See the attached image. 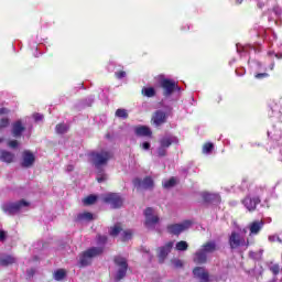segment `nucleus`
Returning a JSON list of instances; mask_svg holds the SVG:
<instances>
[{
  "label": "nucleus",
  "mask_w": 282,
  "mask_h": 282,
  "mask_svg": "<svg viewBox=\"0 0 282 282\" xmlns=\"http://www.w3.org/2000/svg\"><path fill=\"white\" fill-rule=\"evenodd\" d=\"M89 161L96 166L97 169H100L101 166H107L109 163V160L113 158V154H111V151L109 150H97L91 152L89 155Z\"/></svg>",
  "instance_id": "obj_1"
},
{
  "label": "nucleus",
  "mask_w": 282,
  "mask_h": 282,
  "mask_svg": "<svg viewBox=\"0 0 282 282\" xmlns=\"http://www.w3.org/2000/svg\"><path fill=\"white\" fill-rule=\"evenodd\" d=\"M215 250H217V245L213 241L203 245L194 254V263H197L198 265L206 263L208 261V254H212Z\"/></svg>",
  "instance_id": "obj_2"
},
{
  "label": "nucleus",
  "mask_w": 282,
  "mask_h": 282,
  "mask_svg": "<svg viewBox=\"0 0 282 282\" xmlns=\"http://www.w3.org/2000/svg\"><path fill=\"white\" fill-rule=\"evenodd\" d=\"M28 206H30V204H28L25 200L4 203L2 205V210L7 215H17V213H21V210H23V208H28Z\"/></svg>",
  "instance_id": "obj_3"
},
{
  "label": "nucleus",
  "mask_w": 282,
  "mask_h": 282,
  "mask_svg": "<svg viewBox=\"0 0 282 282\" xmlns=\"http://www.w3.org/2000/svg\"><path fill=\"white\" fill-rule=\"evenodd\" d=\"M101 252L102 248L100 247H94L88 249L82 254L79 259L80 265H89V263H91V259H94V257H98V254H101Z\"/></svg>",
  "instance_id": "obj_4"
},
{
  "label": "nucleus",
  "mask_w": 282,
  "mask_h": 282,
  "mask_svg": "<svg viewBox=\"0 0 282 282\" xmlns=\"http://www.w3.org/2000/svg\"><path fill=\"white\" fill-rule=\"evenodd\" d=\"M144 216H145V227L149 230H153V228H155V225L160 224V217L158 216V214H155V209L151 207L147 208L144 212Z\"/></svg>",
  "instance_id": "obj_5"
},
{
  "label": "nucleus",
  "mask_w": 282,
  "mask_h": 282,
  "mask_svg": "<svg viewBox=\"0 0 282 282\" xmlns=\"http://www.w3.org/2000/svg\"><path fill=\"white\" fill-rule=\"evenodd\" d=\"M248 241L241 237V234H238L237 231L231 232L229 237V246L232 250L237 248H241L245 246V248H248Z\"/></svg>",
  "instance_id": "obj_6"
},
{
  "label": "nucleus",
  "mask_w": 282,
  "mask_h": 282,
  "mask_svg": "<svg viewBox=\"0 0 282 282\" xmlns=\"http://www.w3.org/2000/svg\"><path fill=\"white\" fill-rule=\"evenodd\" d=\"M115 263L117 268L116 279L117 281H120L127 275V269L129 268V265L127 264V259L120 257H117L115 259Z\"/></svg>",
  "instance_id": "obj_7"
},
{
  "label": "nucleus",
  "mask_w": 282,
  "mask_h": 282,
  "mask_svg": "<svg viewBox=\"0 0 282 282\" xmlns=\"http://www.w3.org/2000/svg\"><path fill=\"white\" fill-rule=\"evenodd\" d=\"M133 184L138 191H151L155 186L151 176H147L143 180L134 178Z\"/></svg>",
  "instance_id": "obj_8"
},
{
  "label": "nucleus",
  "mask_w": 282,
  "mask_h": 282,
  "mask_svg": "<svg viewBox=\"0 0 282 282\" xmlns=\"http://www.w3.org/2000/svg\"><path fill=\"white\" fill-rule=\"evenodd\" d=\"M34 162H36V155L32 151L25 150L22 152L20 163L22 169H32V166H34Z\"/></svg>",
  "instance_id": "obj_9"
},
{
  "label": "nucleus",
  "mask_w": 282,
  "mask_h": 282,
  "mask_svg": "<svg viewBox=\"0 0 282 282\" xmlns=\"http://www.w3.org/2000/svg\"><path fill=\"white\" fill-rule=\"evenodd\" d=\"M102 202L110 204L112 208H120L123 204V199L120 194L109 193L102 196Z\"/></svg>",
  "instance_id": "obj_10"
},
{
  "label": "nucleus",
  "mask_w": 282,
  "mask_h": 282,
  "mask_svg": "<svg viewBox=\"0 0 282 282\" xmlns=\"http://www.w3.org/2000/svg\"><path fill=\"white\" fill-rule=\"evenodd\" d=\"M193 223H191V220H184L181 224H174V225H170L167 227L169 232H171V235H182V232H184L185 230H188V228H191Z\"/></svg>",
  "instance_id": "obj_11"
},
{
  "label": "nucleus",
  "mask_w": 282,
  "mask_h": 282,
  "mask_svg": "<svg viewBox=\"0 0 282 282\" xmlns=\"http://www.w3.org/2000/svg\"><path fill=\"white\" fill-rule=\"evenodd\" d=\"M161 87L164 91L163 93L164 96H171V94H173V91H175V89L180 90V87L177 86V84L171 79L161 80Z\"/></svg>",
  "instance_id": "obj_12"
},
{
  "label": "nucleus",
  "mask_w": 282,
  "mask_h": 282,
  "mask_svg": "<svg viewBox=\"0 0 282 282\" xmlns=\"http://www.w3.org/2000/svg\"><path fill=\"white\" fill-rule=\"evenodd\" d=\"M193 274H194L195 279H198L199 282H210L208 272H206V269H204L202 267H196L193 270Z\"/></svg>",
  "instance_id": "obj_13"
},
{
  "label": "nucleus",
  "mask_w": 282,
  "mask_h": 282,
  "mask_svg": "<svg viewBox=\"0 0 282 282\" xmlns=\"http://www.w3.org/2000/svg\"><path fill=\"white\" fill-rule=\"evenodd\" d=\"M261 203V199L259 197H250L247 196L245 199H242L243 206L247 208V210L252 212L257 209V205Z\"/></svg>",
  "instance_id": "obj_14"
},
{
  "label": "nucleus",
  "mask_w": 282,
  "mask_h": 282,
  "mask_svg": "<svg viewBox=\"0 0 282 282\" xmlns=\"http://www.w3.org/2000/svg\"><path fill=\"white\" fill-rule=\"evenodd\" d=\"M173 246H175V243L173 241H170V242L165 243V246L159 248L160 261H164V259H166V257H169V254L171 253V250H173Z\"/></svg>",
  "instance_id": "obj_15"
},
{
  "label": "nucleus",
  "mask_w": 282,
  "mask_h": 282,
  "mask_svg": "<svg viewBox=\"0 0 282 282\" xmlns=\"http://www.w3.org/2000/svg\"><path fill=\"white\" fill-rule=\"evenodd\" d=\"M152 122L155 124V127H161V124H164L166 122V112L158 110L152 116Z\"/></svg>",
  "instance_id": "obj_16"
},
{
  "label": "nucleus",
  "mask_w": 282,
  "mask_h": 282,
  "mask_svg": "<svg viewBox=\"0 0 282 282\" xmlns=\"http://www.w3.org/2000/svg\"><path fill=\"white\" fill-rule=\"evenodd\" d=\"M180 139L176 137H164L160 140V145L163 147V149H169L171 144H178Z\"/></svg>",
  "instance_id": "obj_17"
},
{
  "label": "nucleus",
  "mask_w": 282,
  "mask_h": 282,
  "mask_svg": "<svg viewBox=\"0 0 282 282\" xmlns=\"http://www.w3.org/2000/svg\"><path fill=\"white\" fill-rule=\"evenodd\" d=\"M25 131V127H23V123L21 121H15L12 126V135L13 138H21V133Z\"/></svg>",
  "instance_id": "obj_18"
},
{
  "label": "nucleus",
  "mask_w": 282,
  "mask_h": 282,
  "mask_svg": "<svg viewBox=\"0 0 282 282\" xmlns=\"http://www.w3.org/2000/svg\"><path fill=\"white\" fill-rule=\"evenodd\" d=\"M263 228V220H256L249 225L250 235H259Z\"/></svg>",
  "instance_id": "obj_19"
},
{
  "label": "nucleus",
  "mask_w": 282,
  "mask_h": 282,
  "mask_svg": "<svg viewBox=\"0 0 282 282\" xmlns=\"http://www.w3.org/2000/svg\"><path fill=\"white\" fill-rule=\"evenodd\" d=\"M0 160L1 162H7V164H11V162H14V154L9 151H2L0 153Z\"/></svg>",
  "instance_id": "obj_20"
},
{
  "label": "nucleus",
  "mask_w": 282,
  "mask_h": 282,
  "mask_svg": "<svg viewBox=\"0 0 282 282\" xmlns=\"http://www.w3.org/2000/svg\"><path fill=\"white\" fill-rule=\"evenodd\" d=\"M13 263H17L14 256L7 254L0 257V265H12Z\"/></svg>",
  "instance_id": "obj_21"
},
{
  "label": "nucleus",
  "mask_w": 282,
  "mask_h": 282,
  "mask_svg": "<svg viewBox=\"0 0 282 282\" xmlns=\"http://www.w3.org/2000/svg\"><path fill=\"white\" fill-rule=\"evenodd\" d=\"M77 219L79 221H91V219H94V214L89 213V212H84L78 214Z\"/></svg>",
  "instance_id": "obj_22"
},
{
  "label": "nucleus",
  "mask_w": 282,
  "mask_h": 282,
  "mask_svg": "<svg viewBox=\"0 0 282 282\" xmlns=\"http://www.w3.org/2000/svg\"><path fill=\"white\" fill-rule=\"evenodd\" d=\"M141 93L147 98H153V96H155V88H153V87H143Z\"/></svg>",
  "instance_id": "obj_23"
},
{
  "label": "nucleus",
  "mask_w": 282,
  "mask_h": 282,
  "mask_svg": "<svg viewBox=\"0 0 282 282\" xmlns=\"http://www.w3.org/2000/svg\"><path fill=\"white\" fill-rule=\"evenodd\" d=\"M135 133L137 135H151V129H149L148 127L141 126L135 128Z\"/></svg>",
  "instance_id": "obj_24"
},
{
  "label": "nucleus",
  "mask_w": 282,
  "mask_h": 282,
  "mask_svg": "<svg viewBox=\"0 0 282 282\" xmlns=\"http://www.w3.org/2000/svg\"><path fill=\"white\" fill-rule=\"evenodd\" d=\"M205 199L207 202H213L214 204H219L221 202V197L218 194H207Z\"/></svg>",
  "instance_id": "obj_25"
},
{
  "label": "nucleus",
  "mask_w": 282,
  "mask_h": 282,
  "mask_svg": "<svg viewBox=\"0 0 282 282\" xmlns=\"http://www.w3.org/2000/svg\"><path fill=\"white\" fill-rule=\"evenodd\" d=\"M175 250L178 252H185V250H188V242L181 240L175 245Z\"/></svg>",
  "instance_id": "obj_26"
},
{
  "label": "nucleus",
  "mask_w": 282,
  "mask_h": 282,
  "mask_svg": "<svg viewBox=\"0 0 282 282\" xmlns=\"http://www.w3.org/2000/svg\"><path fill=\"white\" fill-rule=\"evenodd\" d=\"M97 199H98V196L89 195L86 198H84L83 202H84L85 206H91V204H96Z\"/></svg>",
  "instance_id": "obj_27"
},
{
  "label": "nucleus",
  "mask_w": 282,
  "mask_h": 282,
  "mask_svg": "<svg viewBox=\"0 0 282 282\" xmlns=\"http://www.w3.org/2000/svg\"><path fill=\"white\" fill-rule=\"evenodd\" d=\"M177 184V180L175 177H172L170 180L163 181V188H173Z\"/></svg>",
  "instance_id": "obj_28"
},
{
  "label": "nucleus",
  "mask_w": 282,
  "mask_h": 282,
  "mask_svg": "<svg viewBox=\"0 0 282 282\" xmlns=\"http://www.w3.org/2000/svg\"><path fill=\"white\" fill-rule=\"evenodd\" d=\"M66 274L67 273L65 272V270L59 269L54 272V279H55V281H63V279H65Z\"/></svg>",
  "instance_id": "obj_29"
},
{
  "label": "nucleus",
  "mask_w": 282,
  "mask_h": 282,
  "mask_svg": "<svg viewBox=\"0 0 282 282\" xmlns=\"http://www.w3.org/2000/svg\"><path fill=\"white\" fill-rule=\"evenodd\" d=\"M69 128L67 127V124H65V123H58L57 126H56V128H55V131H56V133H59V134H63V133H67V130H68Z\"/></svg>",
  "instance_id": "obj_30"
},
{
  "label": "nucleus",
  "mask_w": 282,
  "mask_h": 282,
  "mask_svg": "<svg viewBox=\"0 0 282 282\" xmlns=\"http://www.w3.org/2000/svg\"><path fill=\"white\" fill-rule=\"evenodd\" d=\"M120 232H122V227H120V225H115V226L110 229V235H111V237H118V235H120Z\"/></svg>",
  "instance_id": "obj_31"
},
{
  "label": "nucleus",
  "mask_w": 282,
  "mask_h": 282,
  "mask_svg": "<svg viewBox=\"0 0 282 282\" xmlns=\"http://www.w3.org/2000/svg\"><path fill=\"white\" fill-rule=\"evenodd\" d=\"M121 237H122V241H129V239L133 237V231H131L130 229L123 230L121 231Z\"/></svg>",
  "instance_id": "obj_32"
},
{
  "label": "nucleus",
  "mask_w": 282,
  "mask_h": 282,
  "mask_svg": "<svg viewBox=\"0 0 282 282\" xmlns=\"http://www.w3.org/2000/svg\"><path fill=\"white\" fill-rule=\"evenodd\" d=\"M213 149H215V145L213 143H205L203 145V153L205 155H208V153H210V151H213Z\"/></svg>",
  "instance_id": "obj_33"
},
{
  "label": "nucleus",
  "mask_w": 282,
  "mask_h": 282,
  "mask_svg": "<svg viewBox=\"0 0 282 282\" xmlns=\"http://www.w3.org/2000/svg\"><path fill=\"white\" fill-rule=\"evenodd\" d=\"M116 116L117 118H123V119L129 118V113L127 112L126 109H117Z\"/></svg>",
  "instance_id": "obj_34"
},
{
  "label": "nucleus",
  "mask_w": 282,
  "mask_h": 282,
  "mask_svg": "<svg viewBox=\"0 0 282 282\" xmlns=\"http://www.w3.org/2000/svg\"><path fill=\"white\" fill-rule=\"evenodd\" d=\"M105 181H107V174H105L102 171H99L97 173V182L100 184Z\"/></svg>",
  "instance_id": "obj_35"
},
{
  "label": "nucleus",
  "mask_w": 282,
  "mask_h": 282,
  "mask_svg": "<svg viewBox=\"0 0 282 282\" xmlns=\"http://www.w3.org/2000/svg\"><path fill=\"white\" fill-rule=\"evenodd\" d=\"M171 263L174 268H184V262L180 259H173Z\"/></svg>",
  "instance_id": "obj_36"
},
{
  "label": "nucleus",
  "mask_w": 282,
  "mask_h": 282,
  "mask_svg": "<svg viewBox=\"0 0 282 282\" xmlns=\"http://www.w3.org/2000/svg\"><path fill=\"white\" fill-rule=\"evenodd\" d=\"M270 270L271 272H273V274H279V272H281V268L279 267V264H271Z\"/></svg>",
  "instance_id": "obj_37"
},
{
  "label": "nucleus",
  "mask_w": 282,
  "mask_h": 282,
  "mask_svg": "<svg viewBox=\"0 0 282 282\" xmlns=\"http://www.w3.org/2000/svg\"><path fill=\"white\" fill-rule=\"evenodd\" d=\"M158 155H160V158H164V155H166V148L160 145L158 149Z\"/></svg>",
  "instance_id": "obj_38"
},
{
  "label": "nucleus",
  "mask_w": 282,
  "mask_h": 282,
  "mask_svg": "<svg viewBox=\"0 0 282 282\" xmlns=\"http://www.w3.org/2000/svg\"><path fill=\"white\" fill-rule=\"evenodd\" d=\"M8 124H10V121L8 119L3 118L0 120V129H6Z\"/></svg>",
  "instance_id": "obj_39"
},
{
  "label": "nucleus",
  "mask_w": 282,
  "mask_h": 282,
  "mask_svg": "<svg viewBox=\"0 0 282 282\" xmlns=\"http://www.w3.org/2000/svg\"><path fill=\"white\" fill-rule=\"evenodd\" d=\"M269 241H276L278 243H282V238L279 236H270Z\"/></svg>",
  "instance_id": "obj_40"
},
{
  "label": "nucleus",
  "mask_w": 282,
  "mask_h": 282,
  "mask_svg": "<svg viewBox=\"0 0 282 282\" xmlns=\"http://www.w3.org/2000/svg\"><path fill=\"white\" fill-rule=\"evenodd\" d=\"M8 147H10L11 149H17V147H19V141H9Z\"/></svg>",
  "instance_id": "obj_41"
},
{
  "label": "nucleus",
  "mask_w": 282,
  "mask_h": 282,
  "mask_svg": "<svg viewBox=\"0 0 282 282\" xmlns=\"http://www.w3.org/2000/svg\"><path fill=\"white\" fill-rule=\"evenodd\" d=\"M124 76H127V73L124 70H120L116 73V77L117 78H124Z\"/></svg>",
  "instance_id": "obj_42"
},
{
  "label": "nucleus",
  "mask_w": 282,
  "mask_h": 282,
  "mask_svg": "<svg viewBox=\"0 0 282 282\" xmlns=\"http://www.w3.org/2000/svg\"><path fill=\"white\" fill-rule=\"evenodd\" d=\"M33 118H34L35 122H41V120H43V115L35 113V115H33Z\"/></svg>",
  "instance_id": "obj_43"
},
{
  "label": "nucleus",
  "mask_w": 282,
  "mask_h": 282,
  "mask_svg": "<svg viewBox=\"0 0 282 282\" xmlns=\"http://www.w3.org/2000/svg\"><path fill=\"white\" fill-rule=\"evenodd\" d=\"M270 76L268 73H259L256 75V78L261 79V78H268Z\"/></svg>",
  "instance_id": "obj_44"
},
{
  "label": "nucleus",
  "mask_w": 282,
  "mask_h": 282,
  "mask_svg": "<svg viewBox=\"0 0 282 282\" xmlns=\"http://www.w3.org/2000/svg\"><path fill=\"white\" fill-rule=\"evenodd\" d=\"M142 149H143L144 151H149V149H151V143H149V142L142 143Z\"/></svg>",
  "instance_id": "obj_45"
},
{
  "label": "nucleus",
  "mask_w": 282,
  "mask_h": 282,
  "mask_svg": "<svg viewBox=\"0 0 282 282\" xmlns=\"http://www.w3.org/2000/svg\"><path fill=\"white\" fill-rule=\"evenodd\" d=\"M3 239H6V232L0 231V241H3Z\"/></svg>",
  "instance_id": "obj_46"
},
{
  "label": "nucleus",
  "mask_w": 282,
  "mask_h": 282,
  "mask_svg": "<svg viewBox=\"0 0 282 282\" xmlns=\"http://www.w3.org/2000/svg\"><path fill=\"white\" fill-rule=\"evenodd\" d=\"M3 113H8V109L6 108L0 109V115L3 116Z\"/></svg>",
  "instance_id": "obj_47"
},
{
  "label": "nucleus",
  "mask_w": 282,
  "mask_h": 282,
  "mask_svg": "<svg viewBox=\"0 0 282 282\" xmlns=\"http://www.w3.org/2000/svg\"><path fill=\"white\" fill-rule=\"evenodd\" d=\"M99 239H100V241H101L102 243H105V241H107V237H105V236L99 237Z\"/></svg>",
  "instance_id": "obj_48"
},
{
  "label": "nucleus",
  "mask_w": 282,
  "mask_h": 282,
  "mask_svg": "<svg viewBox=\"0 0 282 282\" xmlns=\"http://www.w3.org/2000/svg\"><path fill=\"white\" fill-rule=\"evenodd\" d=\"M67 171H74V166L68 165V166H67Z\"/></svg>",
  "instance_id": "obj_49"
},
{
  "label": "nucleus",
  "mask_w": 282,
  "mask_h": 282,
  "mask_svg": "<svg viewBox=\"0 0 282 282\" xmlns=\"http://www.w3.org/2000/svg\"><path fill=\"white\" fill-rule=\"evenodd\" d=\"M241 235H246V232H248V230L243 229L242 231H240Z\"/></svg>",
  "instance_id": "obj_50"
},
{
  "label": "nucleus",
  "mask_w": 282,
  "mask_h": 282,
  "mask_svg": "<svg viewBox=\"0 0 282 282\" xmlns=\"http://www.w3.org/2000/svg\"><path fill=\"white\" fill-rule=\"evenodd\" d=\"M29 274L31 275L34 274V270L29 271Z\"/></svg>",
  "instance_id": "obj_51"
},
{
  "label": "nucleus",
  "mask_w": 282,
  "mask_h": 282,
  "mask_svg": "<svg viewBox=\"0 0 282 282\" xmlns=\"http://www.w3.org/2000/svg\"><path fill=\"white\" fill-rule=\"evenodd\" d=\"M276 56V58H282V54H280V55H275Z\"/></svg>",
  "instance_id": "obj_52"
},
{
  "label": "nucleus",
  "mask_w": 282,
  "mask_h": 282,
  "mask_svg": "<svg viewBox=\"0 0 282 282\" xmlns=\"http://www.w3.org/2000/svg\"><path fill=\"white\" fill-rule=\"evenodd\" d=\"M243 2V0H237V3H242Z\"/></svg>",
  "instance_id": "obj_53"
},
{
  "label": "nucleus",
  "mask_w": 282,
  "mask_h": 282,
  "mask_svg": "<svg viewBox=\"0 0 282 282\" xmlns=\"http://www.w3.org/2000/svg\"><path fill=\"white\" fill-rule=\"evenodd\" d=\"M270 69H274V64H271V67H270Z\"/></svg>",
  "instance_id": "obj_54"
},
{
  "label": "nucleus",
  "mask_w": 282,
  "mask_h": 282,
  "mask_svg": "<svg viewBox=\"0 0 282 282\" xmlns=\"http://www.w3.org/2000/svg\"><path fill=\"white\" fill-rule=\"evenodd\" d=\"M0 142H1V139H0Z\"/></svg>",
  "instance_id": "obj_55"
}]
</instances>
